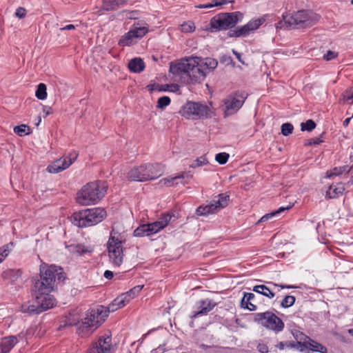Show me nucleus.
Returning <instances> with one entry per match:
<instances>
[{
    "label": "nucleus",
    "mask_w": 353,
    "mask_h": 353,
    "mask_svg": "<svg viewBox=\"0 0 353 353\" xmlns=\"http://www.w3.org/2000/svg\"><path fill=\"white\" fill-rule=\"evenodd\" d=\"M34 296L35 302L33 304L22 305L23 312H27L30 314H40L56 305V299L54 296H47L46 299L39 294H34Z\"/></svg>",
    "instance_id": "11"
},
{
    "label": "nucleus",
    "mask_w": 353,
    "mask_h": 353,
    "mask_svg": "<svg viewBox=\"0 0 353 353\" xmlns=\"http://www.w3.org/2000/svg\"><path fill=\"white\" fill-rule=\"evenodd\" d=\"M351 168L349 165H343L341 167H335L333 169L327 171V177L331 178L335 176H339L343 173H349Z\"/></svg>",
    "instance_id": "32"
},
{
    "label": "nucleus",
    "mask_w": 353,
    "mask_h": 353,
    "mask_svg": "<svg viewBox=\"0 0 353 353\" xmlns=\"http://www.w3.org/2000/svg\"><path fill=\"white\" fill-rule=\"evenodd\" d=\"M26 15V10L24 8L19 7L15 12V16L19 19H23Z\"/></svg>",
    "instance_id": "55"
},
{
    "label": "nucleus",
    "mask_w": 353,
    "mask_h": 353,
    "mask_svg": "<svg viewBox=\"0 0 353 353\" xmlns=\"http://www.w3.org/2000/svg\"><path fill=\"white\" fill-rule=\"evenodd\" d=\"M292 206H293V205H288L287 207H281V208H279L278 210H276L275 211H273V212H272L270 213L266 214H265L264 216H263L260 219V220L258 221L257 223H259L261 222L267 221L268 219H271V218L278 215L281 212L290 209Z\"/></svg>",
    "instance_id": "33"
},
{
    "label": "nucleus",
    "mask_w": 353,
    "mask_h": 353,
    "mask_svg": "<svg viewBox=\"0 0 353 353\" xmlns=\"http://www.w3.org/2000/svg\"><path fill=\"white\" fill-rule=\"evenodd\" d=\"M133 235L137 237L150 236V226L147 224H142L134 230Z\"/></svg>",
    "instance_id": "34"
},
{
    "label": "nucleus",
    "mask_w": 353,
    "mask_h": 353,
    "mask_svg": "<svg viewBox=\"0 0 353 353\" xmlns=\"http://www.w3.org/2000/svg\"><path fill=\"white\" fill-rule=\"evenodd\" d=\"M94 330V327L93 326H91L88 321L83 319L82 322L79 324V325L77 327V333L79 334V335L83 337L89 335Z\"/></svg>",
    "instance_id": "28"
},
{
    "label": "nucleus",
    "mask_w": 353,
    "mask_h": 353,
    "mask_svg": "<svg viewBox=\"0 0 353 353\" xmlns=\"http://www.w3.org/2000/svg\"><path fill=\"white\" fill-rule=\"evenodd\" d=\"M303 350L304 353H310V352H319V353H327V348L323 344L319 343L318 341L308 338L307 341H304Z\"/></svg>",
    "instance_id": "19"
},
{
    "label": "nucleus",
    "mask_w": 353,
    "mask_h": 353,
    "mask_svg": "<svg viewBox=\"0 0 353 353\" xmlns=\"http://www.w3.org/2000/svg\"><path fill=\"white\" fill-rule=\"evenodd\" d=\"M10 252V244H6L0 248V263L2 262Z\"/></svg>",
    "instance_id": "50"
},
{
    "label": "nucleus",
    "mask_w": 353,
    "mask_h": 353,
    "mask_svg": "<svg viewBox=\"0 0 353 353\" xmlns=\"http://www.w3.org/2000/svg\"><path fill=\"white\" fill-rule=\"evenodd\" d=\"M106 216L107 213L104 208H90L74 212L71 216V221L77 227L85 228L97 225Z\"/></svg>",
    "instance_id": "6"
},
{
    "label": "nucleus",
    "mask_w": 353,
    "mask_h": 353,
    "mask_svg": "<svg viewBox=\"0 0 353 353\" xmlns=\"http://www.w3.org/2000/svg\"><path fill=\"white\" fill-rule=\"evenodd\" d=\"M77 156L78 154L74 152L70 154L69 157H67L63 159H57L48 166L47 170L50 173H58L61 172L62 170L68 168L76 160Z\"/></svg>",
    "instance_id": "16"
},
{
    "label": "nucleus",
    "mask_w": 353,
    "mask_h": 353,
    "mask_svg": "<svg viewBox=\"0 0 353 353\" xmlns=\"http://www.w3.org/2000/svg\"><path fill=\"white\" fill-rule=\"evenodd\" d=\"M253 291L260 294H262L269 299H272L275 296V292H274V290L272 288L265 285H259L254 286L253 288Z\"/></svg>",
    "instance_id": "25"
},
{
    "label": "nucleus",
    "mask_w": 353,
    "mask_h": 353,
    "mask_svg": "<svg viewBox=\"0 0 353 353\" xmlns=\"http://www.w3.org/2000/svg\"><path fill=\"white\" fill-rule=\"evenodd\" d=\"M130 31L133 32V35L135 38H142L143 36L146 34L148 32V28L147 26H141L139 23H134L132 28L130 29Z\"/></svg>",
    "instance_id": "30"
},
{
    "label": "nucleus",
    "mask_w": 353,
    "mask_h": 353,
    "mask_svg": "<svg viewBox=\"0 0 353 353\" xmlns=\"http://www.w3.org/2000/svg\"><path fill=\"white\" fill-rule=\"evenodd\" d=\"M295 300L296 299L294 296H285L281 303V306L284 308L291 307L294 304Z\"/></svg>",
    "instance_id": "41"
},
{
    "label": "nucleus",
    "mask_w": 353,
    "mask_h": 353,
    "mask_svg": "<svg viewBox=\"0 0 353 353\" xmlns=\"http://www.w3.org/2000/svg\"><path fill=\"white\" fill-rule=\"evenodd\" d=\"M265 21V19L264 17L252 19L243 26L230 30V31L228 32V36L229 37H246L258 29Z\"/></svg>",
    "instance_id": "13"
},
{
    "label": "nucleus",
    "mask_w": 353,
    "mask_h": 353,
    "mask_svg": "<svg viewBox=\"0 0 353 353\" xmlns=\"http://www.w3.org/2000/svg\"><path fill=\"white\" fill-rule=\"evenodd\" d=\"M344 188L343 186L336 187L330 185L329 190L326 192V197L328 199H334L343 194Z\"/></svg>",
    "instance_id": "35"
},
{
    "label": "nucleus",
    "mask_w": 353,
    "mask_h": 353,
    "mask_svg": "<svg viewBox=\"0 0 353 353\" xmlns=\"http://www.w3.org/2000/svg\"><path fill=\"white\" fill-rule=\"evenodd\" d=\"M103 4L105 7V10H114L117 8V0H102Z\"/></svg>",
    "instance_id": "45"
},
{
    "label": "nucleus",
    "mask_w": 353,
    "mask_h": 353,
    "mask_svg": "<svg viewBox=\"0 0 353 353\" xmlns=\"http://www.w3.org/2000/svg\"><path fill=\"white\" fill-rule=\"evenodd\" d=\"M324 132H323L319 137L312 138L308 140V143L307 145H318L323 142V140H321V137L323 136Z\"/></svg>",
    "instance_id": "54"
},
{
    "label": "nucleus",
    "mask_w": 353,
    "mask_h": 353,
    "mask_svg": "<svg viewBox=\"0 0 353 353\" xmlns=\"http://www.w3.org/2000/svg\"><path fill=\"white\" fill-rule=\"evenodd\" d=\"M321 16L310 10H301L291 15L283 14V20L276 23V28H307L315 25Z\"/></svg>",
    "instance_id": "2"
},
{
    "label": "nucleus",
    "mask_w": 353,
    "mask_h": 353,
    "mask_svg": "<svg viewBox=\"0 0 353 353\" xmlns=\"http://www.w3.org/2000/svg\"><path fill=\"white\" fill-rule=\"evenodd\" d=\"M270 284L273 285L275 288H281V289L296 288V286L290 285H278V284L273 283H270Z\"/></svg>",
    "instance_id": "60"
},
{
    "label": "nucleus",
    "mask_w": 353,
    "mask_h": 353,
    "mask_svg": "<svg viewBox=\"0 0 353 353\" xmlns=\"http://www.w3.org/2000/svg\"><path fill=\"white\" fill-rule=\"evenodd\" d=\"M86 353H114L111 334L105 333L93 342Z\"/></svg>",
    "instance_id": "12"
},
{
    "label": "nucleus",
    "mask_w": 353,
    "mask_h": 353,
    "mask_svg": "<svg viewBox=\"0 0 353 353\" xmlns=\"http://www.w3.org/2000/svg\"><path fill=\"white\" fill-rule=\"evenodd\" d=\"M128 303V299L121 294V296H117L110 304L108 305V307H105V309L106 311H108L109 314L110 312H113L118 309L124 307Z\"/></svg>",
    "instance_id": "22"
},
{
    "label": "nucleus",
    "mask_w": 353,
    "mask_h": 353,
    "mask_svg": "<svg viewBox=\"0 0 353 353\" xmlns=\"http://www.w3.org/2000/svg\"><path fill=\"white\" fill-rule=\"evenodd\" d=\"M230 1L228 0H212L210 3H205V4H199L196 7L198 8H212L215 6H221L223 5H226Z\"/></svg>",
    "instance_id": "37"
},
{
    "label": "nucleus",
    "mask_w": 353,
    "mask_h": 353,
    "mask_svg": "<svg viewBox=\"0 0 353 353\" xmlns=\"http://www.w3.org/2000/svg\"><path fill=\"white\" fill-rule=\"evenodd\" d=\"M43 112H45V117H47L48 115H49L53 112L52 110V108L47 107V106L43 107Z\"/></svg>",
    "instance_id": "62"
},
{
    "label": "nucleus",
    "mask_w": 353,
    "mask_h": 353,
    "mask_svg": "<svg viewBox=\"0 0 353 353\" xmlns=\"http://www.w3.org/2000/svg\"><path fill=\"white\" fill-rule=\"evenodd\" d=\"M338 56V53L332 50H328L326 54H324L323 59L326 61H330L334 59Z\"/></svg>",
    "instance_id": "53"
},
{
    "label": "nucleus",
    "mask_w": 353,
    "mask_h": 353,
    "mask_svg": "<svg viewBox=\"0 0 353 353\" xmlns=\"http://www.w3.org/2000/svg\"><path fill=\"white\" fill-rule=\"evenodd\" d=\"M75 27L76 26L74 25L69 24V25H67V26L61 28L60 30H70L75 29Z\"/></svg>",
    "instance_id": "63"
},
{
    "label": "nucleus",
    "mask_w": 353,
    "mask_h": 353,
    "mask_svg": "<svg viewBox=\"0 0 353 353\" xmlns=\"http://www.w3.org/2000/svg\"><path fill=\"white\" fill-rule=\"evenodd\" d=\"M170 99L167 96L160 97L157 101L158 108L163 109L170 103Z\"/></svg>",
    "instance_id": "48"
},
{
    "label": "nucleus",
    "mask_w": 353,
    "mask_h": 353,
    "mask_svg": "<svg viewBox=\"0 0 353 353\" xmlns=\"http://www.w3.org/2000/svg\"><path fill=\"white\" fill-rule=\"evenodd\" d=\"M93 251V248L91 246H85L83 244H77L75 246V252L79 253L80 255L88 252H92Z\"/></svg>",
    "instance_id": "44"
},
{
    "label": "nucleus",
    "mask_w": 353,
    "mask_h": 353,
    "mask_svg": "<svg viewBox=\"0 0 353 353\" xmlns=\"http://www.w3.org/2000/svg\"><path fill=\"white\" fill-rule=\"evenodd\" d=\"M21 270L20 269H8L2 273L4 279L13 283L17 281L21 276Z\"/></svg>",
    "instance_id": "24"
},
{
    "label": "nucleus",
    "mask_w": 353,
    "mask_h": 353,
    "mask_svg": "<svg viewBox=\"0 0 353 353\" xmlns=\"http://www.w3.org/2000/svg\"><path fill=\"white\" fill-rule=\"evenodd\" d=\"M190 65V58L181 60L177 63L172 62L170 65V72L175 76H181L183 78H187Z\"/></svg>",
    "instance_id": "17"
},
{
    "label": "nucleus",
    "mask_w": 353,
    "mask_h": 353,
    "mask_svg": "<svg viewBox=\"0 0 353 353\" xmlns=\"http://www.w3.org/2000/svg\"><path fill=\"white\" fill-rule=\"evenodd\" d=\"M190 67L187 74V83H195L203 81L207 74L217 67L218 61L213 58L190 57Z\"/></svg>",
    "instance_id": "3"
},
{
    "label": "nucleus",
    "mask_w": 353,
    "mask_h": 353,
    "mask_svg": "<svg viewBox=\"0 0 353 353\" xmlns=\"http://www.w3.org/2000/svg\"><path fill=\"white\" fill-rule=\"evenodd\" d=\"M217 305L212 299H205L200 300L198 302V310L194 312L191 316L192 319H195L199 316L206 315Z\"/></svg>",
    "instance_id": "18"
},
{
    "label": "nucleus",
    "mask_w": 353,
    "mask_h": 353,
    "mask_svg": "<svg viewBox=\"0 0 353 353\" xmlns=\"http://www.w3.org/2000/svg\"><path fill=\"white\" fill-rule=\"evenodd\" d=\"M108 316V311H106L103 305H98L97 307L89 310L84 319L96 329Z\"/></svg>",
    "instance_id": "14"
},
{
    "label": "nucleus",
    "mask_w": 353,
    "mask_h": 353,
    "mask_svg": "<svg viewBox=\"0 0 353 353\" xmlns=\"http://www.w3.org/2000/svg\"><path fill=\"white\" fill-rule=\"evenodd\" d=\"M163 174V167L159 163L144 164L135 166L128 172L127 177L131 181H145L155 179Z\"/></svg>",
    "instance_id": "7"
},
{
    "label": "nucleus",
    "mask_w": 353,
    "mask_h": 353,
    "mask_svg": "<svg viewBox=\"0 0 353 353\" xmlns=\"http://www.w3.org/2000/svg\"><path fill=\"white\" fill-rule=\"evenodd\" d=\"M217 212L216 204L211 202L205 206L201 205L196 210L197 216H207L210 214H214Z\"/></svg>",
    "instance_id": "26"
},
{
    "label": "nucleus",
    "mask_w": 353,
    "mask_h": 353,
    "mask_svg": "<svg viewBox=\"0 0 353 353\" xmlns=\"http://www.w3.org/2000/svg\"><path fill=\"white\" fill-rule=\"evenodd\" d=\"M143 288V285H137L130 289L126 293L122 294L123 295L124 297H125L128 299V301L129 302L131 299H134L136 296H137L139 294Z\"/></svg>",
    "instance_id": "38"
},
{
    "label": "nucleus",
    "mask_w": 353,
    "mask_h": 353,
    "mask_svg": "<svg viewBox=\"0 0 353 353\" xmlns=\"http://www.w3.org/2000/svg\"><path fill=\"white\" fill-rule=\"evenodd\" d=\"M39 279L35 280L32 291L34 294H39L47 299V296H53L50 292L54 290L57 283L63 281L65 273L63 269L55 265H48L43 263L40 265Z\"/></svg>",
    "instance_id": "1"
},
{
    "label": "nucleus",
    "mask_w": 353,
    "mask_h": 353,
    "mask_svg": "<svg viewBox=\"0 0 353 353\" xmlns=\"http://www.w3.org/2000/svg\"><path fill=\"white\" fill-rule=\"evenodd\" d=\"M254 299L255 294L254 293L244 292L243 297L241 301V306L250 311H255L256 306L252 303Z\"/></svg>",
    "instance_id": "21"
},
{
    "label": "nucleus",
    "mask_w": 353,
    "mask_h": 353,
    "mask_svg": "<svg viewBox=\"0 0 353 353\" xmlns=\"http://www.w3.org/2000/svg\"><path fill=\"white\" fill-rule=\"evenodd\" d=\"M134 39H135V37L133 35V32L130 30L119 39V45L121 46H130L134 43Z\"/></svg>",
    "instance_id": "31"
},
{
    "label": "nucleus",
    "mask_w": 353,
    "mask_h": 353,
    "mask_svg": "<svg viewBox=\"0 0 353 353\" xmlns=\"http://www.w3.org/2000/svg\"><path fill=\"white\" fill-rule=\"evenodd\" d=\"M256 349L260 353H268L269 352L268 347L265 343H259L256 347Z\"/></svg>",
    "instance_id": "57"
},
{
    "label": "nucleus",
    "mask_w": 353,
    "mask_h": 353,
    "mask_svg": "<svg viewBox=\"0 0 353 353\" xmlns=\"http://www.w3.org/2000/svg\"><path fill=\"white\" fill-rule=\"evenodd\" d=\"M164 86L168 88V90L172 92H175L179 90V85L178 84L172 83V84H165Z\"/></svg>",
    "instance_id": "58"
},
{
    "label": "nucleus",
    "mask_w": 353,
    "mask_h": 353,
    "mask_svg": "<svg viewBox=\"0 0 353 353\" xmlns=\"http://www.w3.org/2000/svg\"><path fill=\"white\" fill-rule=\"evenodd\" d=\"M18 343L17 337L15 336H9L2 339L0 343L1 353H8Z\"/></svg>",
    "instance_id": "20"
},
{
    "label": "nucleus",
    "mask_w": 353,
    "mask_h": 353,
    "mask_svg": "<svg viewBox=\"0 0 353 353\" xmlns=\"http://www.w3.org/2000/svg\"><path fill=\"white\" fill-rule=\"evenodd\" d=\"M123 241L121 234L112 230L107 243L108 255L112 263L120 266L123 259Z\"/></svg>",
    "instance_id": "8"
},
{
    "label": "nucleus",
    "mask_w": 353,
    "mask_h": 353,
    "mask_svg": "<svg viewBox=\"0 0 353 353\" xmlns=\"http://www.w3.org/2000/svg\"><path fill=\"white\" fill-rule=\"evenodd\" d=\"M208 163V159L204 157L201 156L195 159L192 163H191L189 167L192 168H196L197 167H200Z\"/></svg>",
    "instance_id": "43"
},
{
    "label": "nucleus",
    "mask_w": 353,
    "mask_h": 353,
    "mask_svg": "<svg viewBox=\"0 0 353 353\" xmlns=\"http://www.w3.org/2000/svg\"><path fill=\"white\" fill-rule=\"evenodd\" d=\"M190 172H182L180 174H179L177 176H175L174 177L162 179L161 180H160L159 183L163 184L164 185L170 187L174 184V181L176 179H185V178H188V177L192 178V175L190 174Z\"/></svg>",
    "instance_id": "27"
},
{
    "label": "nucleus",
    "mask_w": 353,
    "mask_h": 353,
    "mask_svg": "<svg viewBox=\"0 0 353 353\" xmlns=\"http://www.w3.org/2000/svg\"><path fill=\"white\" fill-rule=\"evenodd\" d=\"M179 114L189 119H208L212 117V111L207 105L193 101H188L183 105Z\"/></svg>",
    "instance_id": "9"
},
{
    "label": "nucleus",
    "mask_w": 353,
    "mask_h": 353,
    "mask_svg": "<svg viewBox=\"0 0 353 353\" xmlns=\"http://www.w3.org/2000/svg\"><path fill=\"white\" fill-rule=\"evenodd\" d=\"M128 66L131 72L140 73L144 70L145 63L141 58L136 57L129 61Z\"/></svg>",
    "instance_id": "23"
},
{
    "label": "nucleus",
    "mask_w": 353,
    "mask_h": 353,
    "mask_svg": "<svg viewBox=\"0 0 353 353\" xmlns=\"http://www.w3.org/2000/svg\"><path fill=\"white\" fill-rule=\"evenodd\" d=\"M243 19V14L239 11L232 12H221L214 16L205 30L211 33L232 30Z\"/></svg>",
    "instance_id": "5"
},
{
    "label": "nucleus",
    "mask_w": 353,
    "mask_h": 353,
    "mask_svg": "<svg viewBox=\"0 0 353 353\" xmlns=\"http://www.w3.org/2000/svg\"><path fill=\"white\" fill-rule=\"evenodd\" d=\"M304 341H286V347L290 348H294L299 350L301 352H303Z\"/></svg>",
    "instance_id": "40"
},
{
    "label": "nucleus",
    "mask_w": 353,
    "mask_h": 353,
    "mask_svg": "<svg viewBox=\"0 0 353 353\" xmlns=\"http://www.w3.org/2000/svg\"><path fill=\"white\" fill-rule=\"evenodd\" d=\"M293 336L296 341H307L308 338H310L308 336L299 331L294 332Z\"/></svg>",
    "instance_id": "52"
},
{
    "label": "nucleus",
    "mask_w": 353,
    "mask_h": 353,
    "mask_svg": "<svg viewBox=\"0 0 353 353\" xmlns=\"http://www.w3.org/2000/svg\"><path fill=\"white\" fill-rule=\"evenodd\" d=\"M47 88L46 84L41 83L38 85L35 95L37 99L43 100L47 97Z\"/></svg>",
    "instance_id": "39"
},
{
    "label": "nucleus",
    "mask_w": 353,
    "mask_h": 353,
    "mask_svg": "<svg viewBox=\"0 0 353 353\" xmlns=\"http://www.w3.org/2000/svg\"><path fill=\"white\" fill-rule=\"evenodd\" d=\"M172 216L170 214H163L161 215V216L159 218L158 221H162L164 222L166 221V226L168 225V223L171 220Z\"/></svg>",
    "instance_id": "59"
},
{
    "label": "nucleus",
    "mask_w": 353,
    "mask_h": 353,
    "mask_svg": "<svg viewBox=\"0 0 353 353\" xmlns=\"http://www.w3.org/2000/svg\"><path fill=\"white\" fill-rule=\"evenodd\" d=\"M107 188L105 181L88 183L77 193V202L81 205L96 204L105 196Z\"/></svg>",
    "instance_id": "4"
},
{
    "label": "nucleus",
    "mask_w": 353,
    "mask_h": 353,
    "mask_svg": "<svg viewBox=\"0 0 353 353\" xmlns=\"http://www.w3.org/2000/svg\"><path fill=\"white\" fill-rule=\"evenodd\" d=\"M245 97L243 94L236 93L234 96L230 95L224 99V112L225 117L236 113L243 105Z\"/></svg>",
    "instance_id": "15"
},
{
    "label": "nucleus",
    "mask_w": 353,
    "mask_h": 353,
    "mask_svg": "<svg viewBox=\"0 0 353 353\" xmlns=\"http://www.w3.org/2000/svg\"><path fill=\"white\" fill-rule=\"evenodd\" d=\"M294 127L290 123H285L281 125V134L283 136H288L292 133Z\"/></svg>",
    "instance_id": "47"
},
{
    "label": "nucleus",
    "mask_w": 353,
    "mask_h": 353,
    "mask_svg": "<svg viewBox=\"0 0 353 353\" xmlns=\"http://www.w3.org/2000/svg\"><path fill=\"white\" fill-rule=\"evenodd\" d=\"M229 154L225 152H220L218 153L215 159L216 161L221 165H223L227 163L228 159H229Z\"/></svg>",
    "instance_id": "49"
},
{
    "label": "nucleus",
    "mask_w": 353,
    "mask_h": 353,
    "mask_svg": "<svg viewBox=\"0 0 353 353\" xmlns=\"http://www.w3.org/2000/svg\"><path fill=\"white\" fill-rule=\"evenodd\" d=\"M147 225L150 226V233L152 235L166 227V221L164 222L157 221L151 223H147Z\"/></svg>",
    "instance_id": "36"
},
{
    "label": "nucleus",
    "mask_w": 353,
    "mask_h": 353,
    "mask_svg": "<svg viewBox=\"0 0 353 353\" xmlns=\"http://www.w3.org/2000/svg\"><path fill=\"white\" fill-rule=\"evenodd\" d=\"M316 123L313 120L308 119L306 122L301 123V128L302 131L310 132L316 128Z\"/></svg>",
    "instance_id": "42"
},
{
    "label": "nucleus",
    "mask_w": 353,
    "mask_h": 353,
    "mask_svg": "<svg viewBox=\"0 0 353 353\" xmlns=\"http://www.w3.org/2000/svg\"><path fill=\"white\" fill-rule=\"evenodd\" d=\"M26 128H28V130H30V128L28 126L24 124H21L20 125L15 126L14 128V132L19 137H23L26 134H30V132H26Z\"/></svg>",
    "instance_id": "46"
},
{
    "label": "nucleus",
    "mask_w": 353,
    "mask_h": 353,
    "mask_svg": "<svg viewBox=\"0 0 353 353\" xmlns=\"http://www.w3.org/2000/svg\"><path fill=\"white\" fill-rule=\"evenodd\" d=\"M276 347L282 350L284 349L285 347H286V341H281L280 343H279L277 345H276Z\"/></svg>",
    "instance_id": "64"
},
{
    "label": "nucleus",
    "mask_w": 353,
    "mask_h": 353,
    "mask_svg": "<svg viewBox=\"0 0 353 353\" xmlns=\"http://www.w3.org/2000/svg\"><path fill=\"white\" fill-rule=\"evenodd\" d=\"M104 277L107 279H111L114 276V274L110 270H105L103 274Z\"/></svg>",
    "instance_id": "61"
},
{
    "label": "nucleus",
    "mask_w": 353,
    "mask_h": 353,
    "mask_svg": "<svg viewBox=\"0 0 353 353\" xmlns=\"http://www.w3.org/2000/svg\"><path fill=\"white\" fill-rule=\"evenodd\" d=\"M342 97L344 101L352 100L350 103H353V85L343 93Z\"/></svg>",
    "instance_id": "51"
},
{
    "label": "nucleus",
    "mask_w": 353,
    "mask_h": 353,
    "mask_svg": "<svg viewBox=\"0 0 353 353\" xmlns=\"http://www.w3.org/2000/svg\"><path fill=\"white\" fill-rule=\"evenodd\" d=\"M229 201V196L225 195L223 194H219L216 197H215L212 202L214 204H216V210H219L221 208H223L228 205Z\"/></svg>",
    "instance_id": "29"
},
{
    "label": "nucleus",
    "mask_w": 353,
    "mask_h": 353,
    "mask_svg": "<svg viewBox=\"0 0 353 353\" xmlns=\"http://www.w3.org/2000/svg\"><path fill=\"white\" fill-rule=\"evenodd\" d=\"M254 321L276 333L281 332L285 326L284 323L279 317L269 311L255 314Z\"/></svg>",
    "instance_id": "10"
},
{
    "label": "nucleus",
    "mask_w": 353,
    "mask_h": 353,
    "mask_svg": "<svg viewBox=\"0 0 353 353\" xmlns=\"http://www.w3.org/2000/svg\"><path fill=\"white\" fill-rule=\"evenodd\" d=\"M181 30L182 32H193V30H194V26H193V24L183 23L181 26Z\"/></svg>",
    "instance_id": "56"
}]
</instances>
